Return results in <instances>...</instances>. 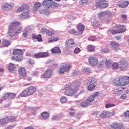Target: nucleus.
<instances>
[{"label":"nucleus","instance_id":"nucleus-15","mask_svg":"<svg viewBox=\"0 0 129 129\" xmlns=\"http://www.w3.org/2000/svg\"><path fill=\"white\" fill-rule=\"evenodd\" d=\"M48 56H49V53L47 52H39L34 55V58H43L44 57H48Z\"/></svg>","mask_w":129,"mask_h":129},{"label":"nucleus","instance_id":"nucleus-43","mask_svg":"<svg viewBox=\"0 0 129 129\" xmlns=\"http://www.w3.org/2000/svg\"><path fill=\"white\" fill-rule=\"evenodd\" d=\"M9 99H13L16 97V94H14L13 93H8Z\"/></svg>","mask_w":129,"mask_h":129},{"label":"nucleus","instance_id":"nucleus-56","mask_svg":"<svg viewBox=\"0 0 129 129\" xmlns=\"http://www.w3.org/2000/svg\"><path fill=\"white\" fill-rule=\"evenodd\" d=\"M101 52L107 54V53H109V49L108 48H104L103 50L101 51Z\"/></svg>","mask_w":129,"mask_h":129},{"label":"nucleus","instance_id":"nucleus-63","mask_svg":"<svg viewBox=\"0 0 129 129\" xmlns=\"http://www.w3.org/2000/svg\"><path fill=\"white\" fill-rule=\"evenodd\" d=\"M121 99H125L126 98V96L125 95H123L120 97Z\"/></svg>","mask_w":129,"mask_h":129},{"label":"nucleus","instance_id":"nucleus-44","mask_svg":"<svg viewBox=\"0 0 129 129\" xmlns=\"http://www.w3.org/2000/svg\"><path fill=\"white\" fill-rule=\"evenodd\" d=\"M69 33L71 34V35H75V34H77V31L75 29H73L69 30Z\"/></svg>","mask_w":129,"mask_h":129},{"label":"nucleus","instance_id":"nucleus-46","mask_svg":"<svg viewBox=\"0 0 129 129\" xmlns=\"http://www.w3.org/2000/svg\"><path fill=\"white\" fill-rule=\"evenodd\" d=\"M114 106H115V105H114V104H111L110 103H108V104H106V105H105L106 108H109L110 107H113Z\"/></svg>","mask_w":129,"mask_h":129},{"label":"nucleus","instance_id":"nucleus-32","mask_svg":"<svg viewBox=\"0 0 129 129\" xmlns=\"http://www.w3.org/2000/svg\"><path fill=\"white\" fill-rule=\"evenodd\" d=\"M77 28L79 32H83V31H84L85 27L82 24H79L77 25Z\"/></svg>","mask_w":129,"mask_h":129},{"label":"nucleus","instance_id":"nucleus-39","mask_svg":"<svg viewBox=\"0 0 129 129\" xmlns=\"http://www.w3.org/2000/svg\"><path fill=\"white\" fill-rule=\"evenodd\" d=\"M28 29L26 28L24 29V32L23 33V36L24 38H27L28 37Z\"/></svg>","mask_w":129,"mask_h":129},{"label":"nucleus","instance_id":"nucleus-49","mask_svg":"<svg viewBox=\"0 0 129 129\" xmlns=\"http://www.w3.org/2000/svg\"><path fill=\"white\" fill-rule=\"evenodd\" d=\"M104 64H105V61L102 60L99 62V68H100V67H103L104 66Z\"/></svg>","mask_w":129,"mask_h":129},{"label":"nucleus","instance_id":"nucleus-13","mask_svg":"<svg viewBox=\"0 0 129 129\" xmlns=\"http://www.w3.org/2000/svg\"><path fill=\"white\" fill-rule=\"evenodd\" d=\"M119 66L121 71L125 70V68L127 67V62L124 59H121L119 62Z\"/></svg>","mask_w":129,"mask_h":129},{"label":"nucleus","instance_id":"nucleus-10","mask_svg":"<svg viewBox=\"0 0 129 129\" xmlns=\"http://www.w3.org/2000/svg\"><path fill=\"white\" fill-rule=\"evenodd\" d=\"M96 8H99V9H105L108 7V4L106 3V0H99L95 4Z\"/></svg>","mask_w":129,"mask_h":129},{"label":"nucleus","instance_id":"nucleus-42","mask_svg":"<svg viewBox=\"0 0 129 129\" xmlns=\"http://www.w3.org/2000/svg\"><path fill=\"white\" fill-rule=\"evenodd\" d=\"M10 7H11V5H10V4H9L8 3H5L2 6V9L3 10H6V9H8V8H10Z\"/></svg>","mask_w":129,"mask_h":129},{"label":"nucleus","instance_id":"nucleus-14","mask_svg":"<svg viewBox=\"0 0 129 129\" xmlns=\"http://www.w3.org/2000/svg\"><path fill=\"white\" fill-rule=\"evenodd\" d=\"M29 10V5L28 4H23L20 6L17 10V13H23L25 11H28Z\"/></svg>","mask_w":129,"mask_h":129},{"label":"nucleus","instance_id":"nucleus-19","mask_svg":"<svg viewBox=\"0 0 129 129\" xmlns=\"http://www.w3.org/2000/svg\"><path fill=\"white\" fill-rule=\"evenodd\" d=\"M19 17L21 19H23V20H25V19H28V18H30V14H29V11L24 12L21 13L19 15Z\"/></svg>","mask_w":129,"mask_h":129},{"label":"nucleus","instance_id":"nucleus-3","mask_svg":"<svg viewBox=\"0 0 129 129\" xmlns=\"http://www.w3.org/2000/svg\"><path fill=\"white\" fill-rule=\"evenodd\" d=\"M24 51H25V49H15L13 50V55H15V56L12 57V60H16V61H22V58L20 57V55L24 54ZM16 55H19V56H17Z\"/></svg>","mask_w":129,"mask_h":129},{"label":"nucleus","instance_id":"nucleus-57","mask_svg":"<svg viewBox=\"0 0 129 129\" xmlns=\"http://www.w3.org/2000/svg\"><path fill=\"white\" fill-rule=\"evenodd\" d=\"M36 111H37V108H33L32 109V112L34 115H36V114H37V112H36Z\"/></svg>","mask_w":129,"mask_h":129},{"label":"nucleus","instance_id":"nucleus-23","mask_svg":"<svg viewBox=\"0 0 129 129\" xmlns=\"http://www.w3.org/2000/svg\"><path fill=\"white\" fill-rule=\"evenodd\" d=\"M20 96L21 97H27V96H30L28 90L26 89L23 91L22 93H20Z\"/></svg>","mask_w":129,"mask_h":129},{"label":"nucleus","instance_id":"nucleus-12","mask_svg":"<svg viewBox=\"0 0 129 129\" xmlns=\"http://www.w3.org/2000/svg\"><path fill=\"white\" fill-rule=\"evenodd\" d=\"M89 62L91 66H96L98 63V59L95 56H90L89 58Z\"/></svg>","mask_w":129,"mask_h":129},{"label":"nucleus","instance_id":"nucleus-18","mask_svg":"<svg viewBox=\"0 0 129 129\" xmlns=\"http://www.w3.org/2000/svg\"><path fill=\"white\" fill-rule=\"evenodd\" d=\"M27 91H28V93L29 94V95H33L35 92H36L37 90V88L36 87L34 86H30L28 87L27 89Z\"/></svg>","mask_w":129,"mask_h":129},{"label":"nucleus","instance_id":"nucleus-51","mask_svg":"<svg viewBox=\"0 0 129 129\" xmlns=\"http://www.w3.org/2000/svg\"><path fill=\"white\" fill-rule=\"evenodd\" d=\"M105 64L106 66V67H110V65H111V62H110V61L108 60H106L105 61Z\"/></svg>","mask_w":129,"mask_h":129},{"label":"nucleus","instance_id":"nucleus-26","mask_svg":"<svg viewBox=\"0 0 129 129\" xmlns=\"http://www.w3.org/2000/svg\"><path fill=\"white\" fill-rule=\"evenodd\" d=\"M91 22L93 27H99L100 26V24H99L98 20L96 19H92Z\"/></svg>","mask_w":129,"mask_h":129},{"label":"nucleus","instance_id":"nucleus-40","mask_svg":"<svg viewBox=\"0 0 129 129\" xmlns=\"http://www.w3.org/2000/svg\"><path fill=\"white\" fill-rule=\"evenodd\" d=\"M60 101L61 103H66V101H67V98L66 97L62 96L60 99Z\"/></svg>","mask_w":129,"mask_h":129},{"label":"nucleus","instance_id":"nucleus-59","mask_svg":"<svg viewBox=\"0 0 129 129\" xmlns=\"http://www.w3.org/2000/svg\"><path fill=\"white\" fill-rule=\"evenodd\" d=\"M115 39H116V41H121L122 38L121 37V36H116Z\"/></svg>","mask_w":129,"mask_h":129},{"label":"nucleus","instance_id":"nucleus-21","mask_svg":"<svg viewBox=\"0 0 129 129\" xmlns=\"http://www.w3.org/2000/svg\"><path fill=\"white\" fill-rule=\"evenodd\" d=\"M128 4H129L128 2L126 1V2H123L121 4H117L116 5V6H117V7H118L119 8H121L122 9H124L128 6Z\"/></svg>","mask_w":129,"mask_h":129},{"label":"nucleus","instance_id":"nucleus-64","mask_svg":"<svg viewBox=\"0 0 129 129\" xmlns=\"http://www.w3.org/2000/svg\"><path fill=\"white\" fill-rule=\"evenodd\" d=\"M48 42H49L50 43H52V42H54V41H53V38H49V39H48Z\"/></svg>","mask_w":129,"mask_h":129},{"label":"nucleus","instance_id":"nucleus-7","mask_svg":"<svg viewBox=\"0 0 129 129\" xmlns=\"http://www.w3.org/2000/svg\"><path fill=\"white\" fill-rule=\"evenodd\" d=\"M97 80L96 79H89L87 81V84H88V90L89 91H92L95 88V84Z\"/></svg>","mask_w":129,"mask_h":129},{"label":"nucleus","instance_id":"nucleus-11","mask_svg":"<svg viewBox=\"0 0 129 129\" xmlns=\"http://www.w3.org/2000/svg\"><path fill=\"white\" fill-rule=\"evenodd\" d=\"M56 3L52 0H45L42 3V5L46 7L47 9L51 8L52 6H55Z\"/></svg>","mask_w":129,"mask_h":129},{"label":"nucleus","instance_id":"nucleus-2","mask_svg":"<svg viewBox=\"0 0 129 129\" xmlns=\"http://www.w3.org/2000/svg\"><path fill=\"white\" fill-rule=\"evenodd\" d=\"M21 23L18 21H13L9 26V36L12 37L14 35H18L20 33H22L23 26H20Z\"/></svg>","mask_w":129,"mask_h":129},{"label":"nucleus","instance_id":"nucleus-31","mask_svg":"<svg viewBox=\"0 0 129 129\" xmlns=\"http://www.w3.org/2000/svg\"><path fill=\"white\" fill-rule=\"evenodd\" d=\"M1 122L2 123V125H6V124H8L9 122V117L7 116L5 118L1 119Z\"/></svg>","mask_w":129,"mask_h":129},{"label":"nucleus","instance_id":"nucleus-50","mask_svg":"<svg viewBox=\"0 0 129 129\" xmlns=\"http://www.w3.org/2000/svg\"><path fill=\"white\" fill-rule=\"evenodd\" d=\"M81 2L83 5H87L89 3H90V0H81Z\"/></svg>","mask_w":129,"mask_h":129},{"label":"nucleus","instance_id":"nucleus-22","mask_svg":"<svg viewBox=\"0 0 129 129\" xmlns=\"http://www.w3.org/2000/svg\"><path fill=\"white\" fill-rule=\"evenodd\" d=\"M52 76V71L51 70H47L43 74V77L45 78H50Z\"/></svg>","mask_w":129,"mask_h":129},{"label":"nucleus","instance_id":"nucleus-17","mask_svg":"<svg viewBox=\"0 0 129 129\" xmlns=\"http://www.w3.org/2000/svg\"><path fill=\"white\" fill-rule=\"evenodd\" d=\"M110 44L111 47L113 48L115 51L119 50V44H118L117 42L115 41H111Z\"/></svg>","mask_w":129,"mask_h":129},{"label":"nucleus","instance_id":"nucleus-1","mask_svg":"<svg viewBox=\"0 0 129 129\" xmlns=\"http://www.w3.org/2000/svg\"><path fill=\"white\" fill-rule=\"evenodd\" d=\"M81 83L79 81L75 82L72 84H68L64 87V94L67 96H72L78 91V88L80 87Z\"/></svg>","mask_w":129,"mask_h":129},{"label":"nucleus","instance_id":"nucleus-6","mask_svg":"<svg viewBox=\"0 0 129 129\" xmlns=\"http://www.w3.org/2000/svg\"><path fill=\"white\" fill-rule=\"evenodd\" d=\"M72 66L71 64H67V63H62L60 66L59 73V74H64V72L68 73L70 71Z\"/></svg>","mask_w":129,"mask_h":129},{"label":"nucleus","instance_id":"nucleus-45","mask_svg":"<svg viewBox=\"0 0 129 129\" xmlns=\"http://www.w3.org/2000/svg\"><path fill=\"white\" fill-rule=\"evenodd\" d=\"M8 121H10V122H14V121H16V117L11 116L10 117H8Z\"/></svg>","mask_w":129,"mask_h":129},{"label":"nucleus","instance_id":"nucleus-35","mask_svg":"<svg viewBox=\"0 0 129 129\" xmlns=\"http://www.w3.org/2000/svg\"><path fill=\"white\" fill-rule=\"evenodd\" d=\"M2 44L4 47H8L11 45V42L8 40H4L3 41Z\"/></svg>","mask_w":129,"mask_h":129},{"label":"nucleus","instance_id":"nucleus-61","mask_svg":"<svg viewBox=\"0 0 129 129\" xmlns=\"http://www.w3.org/2000/svg\"><path fill=\"white\" fill-rule=\"evenodd\" d=\"M15 127V125H9L8 127L6 128L7 129H13Z\"/></svg>","mask_w":129,"mask_h":129},{"label":"nucleus","instance_id":"nucleus-62","mask_svg":"<svg viewBox=\"0 0 129 129\" xmlns=\"http://www.w3.org/2000/svg\"><path fill=\"white\" fill-rule=\"evenodd\" d=\"M52 39L53 40V42H57V41H59L58 37H53Z\"/></svg>","mask_w":129,"mask_h":129},{"label":"nucleus","instance_id":"nucleus-5","mask_svg":"<svg viewBox=\"0 0 129 129\" xmlns=\"http://www.w3.org/2000/svg\"><path fill=\"white\" fill-rule=\"evenodd\" d=\"M116 28L118 29L109 30L108 34H112V35H115L116 34H119L120 33H123L125 32V28L122 25H117Z\"/></svg>","mask_w":129,"mask_h":129},{"label":"nucleus","instance_id":"nucleus-53","mask_svg":"<svg viewBox=\"0 0 129 129\" xmlns=\"http://www.w3.org/2000/svg\"><path fill=\"white\" fill-rule=\"evenodd\" d=\"M80 52V48L77 47L75 49L74 53V54H78Z\"/></svg>","mask_w":129,"mask_h":129},{"label":"nucleus","instance_id":"nucleus-60","mask_svg":"<svg viewBox=\"0 0 129 129\" xmlns=\"http://www.w3.org/2000/svg\"><path fill=\"white\" fill-rule=\"evenodd\" d=\"M53 34V32L50 31L48 30H47V32H46V35H48V36H52Z\"/></svg>","mask_w":129,"mask_h":129},{"label":"nucleus","instance_id":"nucleus-48","mask_svg":"<svg viewBox=\"0 0 129 129\" xmlns=\"http://www.w3.org/2000/svg\"><path fill=\"white\" fill-rule=\"evenodd\" d=\"M89 41H91L92 42H94L96 40V37L95 36H91L88 38Z\"/></svg>","mask_w":129,"mask_h":129},{"label":"nucleus","instance_id":"nucleus-54","mask_svg":"<svg viewBox=\"0 0 129 129\" xmlns=\"http://www.w3.org/2000/svg\"><path fill=\"white\" fill-rule=\"evenodd\" d=\"M40 14H44V15H50V12L48 10L42 11V12H40Z\"/></svg>","mask_w":129,"mask_h":129},{"label":"nucleus","instance_id":"nucleus-36","mask_svg":"<svg viewBox=\"0 0 129 129\" xmlns=\"http://www.w3.org/2000/svg\"><path fill=\"white\" fill-rule=\"evenodd\" d=\"M8 70L12 72L15 70V65L13 63H10L8 67Z\"/></svg>","mask_w":129,"mask_h":129},{"label":"nucleus","instance_id":"nucleus-33","mask_svg":"<svg viewBox=\"0 0 129 129\" xmlns=\"http://www.w3.org/2000/svg\"><path fill=\"white\" fill-rule=\"evenodd\" d=\"M122 92V88H119L118 89H115L113 91L114 94H121Z\"/></svg>","mask_w":129,"mask_h":129},{"label":"nucleus","instance_id":"nucleus-28","mask_svg":"<svg viewBox=\"0 0 129 129\" xmlns=\"http://www.w3.org/2000/svg\"><path fill=\"white\" fill-rule=\"evenodd\" d=\"M51 51L53 54H61V49L59 47H54L51 49Z\"/></svg>","mask_w":129,"mask_h":129},{"label":"nucleus","instance_id":"nucleus-9","mask_svg":"<svg viewBox=\"0 0 129 129\" xmlns=\"http://www.w3.org/2000/svg\"><path fill=\"white\" fill-rule=\"evenodd\" d=\"M98 16L102 23H104L103 19H105L106 17H111L112 16V13L110 11H106L99 14Z\"/></svg>","mask_w":129,"mask_h":129},{"label":"nucleus","instance_id":"nucleus-38","mask_svg":"<svg viewBox=\"0 0 129 129\" xmlns=\"http://www.w3.org/2000/svg\"><path fill=\"white\" fill-rule=\"evenodd\" d=\"M82 72L83 73H90V72H91V70H90L89 68H84L82 69Z\"/></svg>","mask_w":129,"mask_h":129},{"label":"nucleus","instance_id":"nucleus-16","mask_svg":"<svg viewBox=\"0 0 129 129\" xmlns=\"http://www.w3.org/2000/svg\"><path fill=\"white\" fill-rule=\"evenodd\" d=\"M75 43L74 41L72 39H69L67 40L66 41V48H68L69 49H70V48H72V47L74 46Z\"/></svg>","mask_w":129,"mask_h":129},{"label":"nucleus","instance_id":"nucleus-8","mask_svg":"<svg viewBox=\"0 0 129 129\" xmlns=\"http://www.w3.org/2000/svg\"><path fill=\"white\" fill-rule=\"evenodd\" d=\"M100 93L99 92H97L94 93L92 95L90 96L86 100L88 104L91 105L93 103L95 98L98 97V96L100 95Z\"/></svg>","mask_w":129,"mask_h":129},{"label":"nucleus","instance_id":"nucleus-27","mask_svg":"<svg viewBox=\"0 0 129 129\" xmlns=\"http://www.w3.org/2000/svg\"><path fill=\"white\" fill-rule=\"evenodd\" d=\"M19 73L21 76H26L27 73H26V69L22 67L19 69Z\"/></svg>","mask_w":129,"mask_h":129},{"label":"nucleus","instance_id":"nucleus-52","mask_svg":"<svg viewBox=\"0 0 129 129\" xmlns=\"http://www.w3.org/2000/svg\"><path fill=\"white\" fill-rule=\"evenodd\" d=\"M42 34H47V32H48V29L46 28H42L40 31Z\"/></svg>","mask_w":129,"mask_h":129},{"label":"nucleus","instance_id":"nucleus-20","mask_svg":"<svg viewBox=\"0 0 129 129\" xmlns=\"http://www.w3.org/2000/svg\"><path fill=\"white\" fill-rule=\"evenodd\" d=\"M110 115V113L109 112L103 111L100 113V117L101 118H106V117H108Z\"/></svg>","mask_w":129,"mask_h":129},{"label":"nucleus","instance_id":"nucleus-55","mask_svg":"<svg viewBox=\"0 0 129 129\" xmlns=\"http://www.w3.org/2000/svg\"><path fill=\"white\" fill-rule=\"evenodd\" d=\"M58 116L57 115H53L51 117V120L52 121L56 120V119H58Z\"/></svg>","mask_w":129,"mask_h":129},{"label":"nucleus","instance_id":"nucleus-4","mask_svg":"<svg viewBox=\"0 0 129 129\" xmlns=\"http://www.w3.org/2000/svg\"><path fill=\"white\" fill-rule=\"evenodd\" d=\"M129 84V77L124 76L118 78L117 82L116 83V85L119 86H125Z\"/></svg>","mask_w":129,"mask_h":129},{"label":"nucleus","instance_id":"nucleus-29","mask_svg":"<svg viewBox=\"0 0 129 129\" xmlns=\"http://www.w3.org/2000/svg\"><path fill=\"white\" fill-rule=\"evenodd\" d=\"M32 38L33 39H35V40H37L38 42H42L43 41V39H42V36L40 34H39L38 35L33 34L32 35Z\"/></svg>","mask_w":129,"mask_h":129},{"label":"nucleus","instance_id":"nucleus-34","mask_svg":"<svg viewBox=\"0 0 129 129\" xmlns=\"http://www.w3.org/2000/svg\"><path fill=\"white\" fill-rule=\"evenodd\" d=\"M40 8H41V3L39 2H36L34 5V8L33 10L34 11H37L38 9H39Z\"/></svg>","mask_w":129,"mask_h":129},{"label":"nucleus","instance_id":"nucleus-24","mask_svg":"<svg viewBox=\"0 0 129 129\" xmlns=\"http://www.w3.org/2000/svg\"><path fill=\"white\" fill-rule=\"evenodd\" d=\"M112 68L113 70H118L120 71V67H119V64L117 62H114L112 64Z\"/></svg>","mask_w":129,"mask_h":129},{"label":"nucleus","instance_id":"nucleus-37","mask_svg":"<svg viewBox=\"0 0 129 129\" xmlns=\"http://www.w3.org/2000/svg\"><path fill=\"white\" fill-rule=\"evenodd\" d=\"M87 50H88L89 52H93V51L95 50V47L92 45H88Z\"/></svg>","mask_w":129,"mask_h":129},{"label":"nucleus","instance_id":"nucleus-30","mask_svg":"<svg viewBox=\"0 0 129 129\" xmlns=\"http://www.w3.org/2000/svg\"><path fill=\"white\" fill-rule=\"evenodd\" d=\"M111 127L112 129H121L122 126L121 124L118 123H114L111 125Z\"/></svg>","mask_w":129,"mask_h":129},{"label":"nucleus","instance_id":"nucleus-25","mask_svg":"<svg viewBox=\"0 0 129 129\" xmlns=\"http://www.w3.org/2000/svg\"><path fill=\"white\" fill-rule=\"evenodd\" d=\"M41 116L44 119H48L50 117V113L48 112L44 111L41 113Z\"/></svg>","mask_w":129,"mask_h":129},{"label":"nucleus","instance_id":"nucleus-47","mask_svg":"<svg viewBox=\"0 0 129 129\" xmlns=\"http://www.w3.org/2000/svg\"><path fill=\"white\" fill-rule=\"evenodd\" d=\"M3 99L6 100V99H9V93H5L3 97Z\"/></svg>","mask_w":129,"mask_h":129},{"label":"nucleus","instance_id":"nucleus-58","mask_svg":"<svg viewBox=\"0 0 129 129\" xmlns=\"http://www.w3.org/2000/svg\"><path fill=\"white\" fill-rule=\"evenodd\" d=\"M79 74V72L78 71H74L73 72V75L74 76H76V75H78Z\"/></svg>","mask_w":129,"mask_h":129},{"label":"nucleus","instance_id":"nucleus-41","mask_svg":"<svg viewBox=\"0 0 129 129\" xmlns=\"http://www.w3.org/2000/svg\"><path fill=\"white\" fill-rule=\"evenodd\" d=\"M90 105L88 104L87 100H86V102H83L81 103V106H82V107H86V106H89Z\"/></svg>","mask_w":129,"mask_h":129}]
</instances>
